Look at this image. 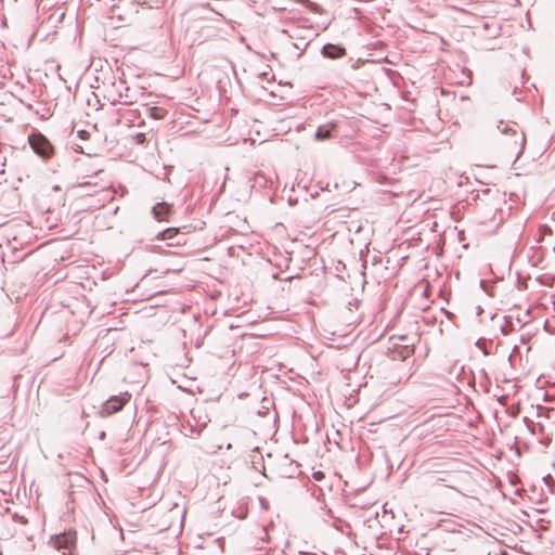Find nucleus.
<instances>
[{
    "label": "nucleus",
    "mask_w": 555,
    "mask_h": 555,
    "mask_svg": "<svg viewBox=\"0 0 555 555\" xmlns=\"http://www.w3.org/2000/svg\"><path fill=\"white\" fill-rule=\"evenodd\" d=\"M313 476H314V478H315L317 480H320V479H321V477H322V473H320V472L314 473V475H313Z\"/></svg>",
    "instance_id": "obj_14"
},
{
    "label": "nucleus",
    "mask_w": 555,
    "mask_h": 555,
    "mask_svg": "<svg viewBox=\"0 0 555 555\" xmlns=\"http://www.w3.org/2000/svg\"><path fill=\"white\" fill-rule=\"evenodd\" d=\"M496 128L501 134L511 135V139L506 140L505 144L512 150H517V153L520 154L525 146L526 138L524 132L519 130L518 125L513 121H500Z\"/></svg>",
    "instance_id": "obj_1"
},
{
    "label": "nucleus",
    "mask_w": 555,
    "mask_h": 555,
    "mask_svg": "<svg viewBox=\"0 0 555 555\" xmlns=\"http://www.w3.org/2000/svg\"><path fill=\"white\" fill-rule=\"evenodd\" d=\"M52 542L57 550H70L76 544V532L67 531L52 538ZM63 555H70V553L63 552Z\"/></svg>",
    "instance_id": "obj_5"
},
{
    "label": "nucleus",
    "mask_w": 555,
    "mask_h": 555,
    "mask_svg": "<svg viewBox=\"0 0 555 555\" xmlns=\"http://www.w3.org/2000/svg\"><path fill=\"white\" fill-rule=\"evenodd\" d=\"M149 115L154 119H163L166 115V111L164 108L153 106L149 108Z\"/></svg>",
    "instance_id": "obj_9"
},
{
    "label": "nucleus",
    "mask_w": 555,
    "mask_h": 555,
    "mask_svg": "<svg viewBox=\"0 0 555 555\" xmlns=\"http://www.w3.org/2000/svg\"><path fill=\"white\" fill-rule=\"evenodd\" d=\"M77 135H78L81 140H87V139H89L90 133H89L87 130H79V131L77 132Z\"/></svg>",
    "instance_id": "obj_12"
},
{
    "label": "nucleus",
    "mask_w": 555,
    "mask_h": 555,
    "mask_svg": "<svg viewBox=\"0 0 555 555\" xmlns=\"http://www.w3.org/2000/svg\"><path fill=\"white\" fill-rule=\"evenodd\" d=\"M301 555H324V554H317L311 552H301Z\"/></svg>",
    "instance_id": "obj_15"
},
{
    "label": "nucleus",
    "mask_w": 555,
    "mask_h": 555,
    "mask_svg": "<svg viewBox=\"0 0 555 555\" xmlns=\"http://www.w3.org/2000/svg\"><path fill=\"white\" fill-rule=\"evenodd\" d=\"M170 211V205H168L167 203H157L154 207H153V215L154 217L162 221V220H165V216Z\"/></svg>",
    "instance_id": "obj_8"
},
{
    "label": "nucleus",
    "mask_w": 555,
    "mask_h": 555,
    "mask_svg": "<svg viewBox=\"0 0 555 555\" xmlns=\"http://www.w3.org/2000/svg\"><path fill=\"white\" fill-rule=\"evenodd\" d=\"M541 230H543L544 232H550V231H551V230H550V228H548L547 225H543V227L541 228Z\"/></svg>",
    "instance_id": "obj_16"
},
{
    "label": "nucleus",
    "mask_w": 555,
    "mask_h": 555,
    "mask_svg": "<svg viewBox=\"0 0 555 555\" xmlns=\"http://www.w3.org/2000/svg\"><path fill=\"white\" fill-rule=\"evenodd\" d=\"M28 142L33 151L44 159H49L54 153V149L50 141L40 132L30 134L28 137Z\"/></svg>",
    "instance_id": "obj_2"
},
{
    "label": "nucleus",
    "mask_w": 555,
    "mask_h": 555,
    "mask_svg": "<svg viewBox=\"0 0 555 555\" xmlns=\"http://www.w3.org/2000/svg\"><path fill=\"white\" fill-rule=\"evenodd\" d=\"M130 398L131 395L128 392L111 397L103 403L100 410L101 416H109L114 413L119 412L124 408V405L130 400Z\"/></svg>",
    "instance_id": "obj_3"
},
{
    "label": "nucleus",
    "mask_w": 555,
    "mask_h": 555,
    "mask_svg": "<svg viewBox=\"0 0 555 555\" xmlns=\"http://www.w3.org/2000/svg\"><path fill=\"white\" fill-rule=\"evenodd\" d=\"M145 139H146V138H145V134H144V133H138V134L135 135V140H137V142H138V143H140V144L144 143V142H145Z\"/></svg>",
    "instance_id": "obj_13"
},
{
    "label": "nucleus",
    "mask_w": 555,
    "mask_h": 555,
    "mask_svg": "<svg viewBox=\"0 0 555 555\" xmlns=\"http://www.w3.org/2000/svg\"><path fill=\"white\" fill-rule=\"evenodd\" d=\"M322 54L328 59H338L346 54V50L340 46L328 43L322 48Z\"/></svg>",
    "instance_id": "obj_6"
},
{
    "label": "nucleus",
    "mask_w": 555,
    "mask_h": 555,
    "mask_svg": "<svg viewBox=\"0 0 555 555\" xmlns=\"http://www.w3.org/2000/svg\"><path fill=\"white\" fill-rule=\"evenodd\" d=\"M392 358L404 361L414 353V344L405 337H400L398 343L392 344Z\"/></svg>",
    "instance_id": "obj_4"
},
{
    "label": "nucleus",
    "mask_w": 555,
    "mask_h": 555,
    "mask_svg": "<svg viewBox=\"0 0 555 555\" xmlns=\"http://www.w3.org/2000/svg\"><path fill=\"white\" fill-rule=\"evenodd\" d=\"M129 92H130V89L126 88L125 94H122V93L119 94L120 99H124L122 103L127 104V105L135 102V99L132 95H130Z\"/></svg>",
    "instance_id": "obj_11"
},
{
    "label": "nucleus",
    "mask_w": 555,
    "mask_h": 555,
    "mask_svg": "<svg viewBox=\"0 0 555 555\" xmlns=\"http://www.w3.org/2000/svg\"><path fill=\"white\" fill-rule=\"evenodd\" d=\"M175 234H177V229L175 228H169V229H166L165 231L160 232L157 237L160 238V240H169Z\"/></svg>",
    "instance_id": "obj_10"
},
{
    "label": "nucleus",
    "mask_w": 555,
    "mask_h": 555,
    "mask_svg": "<svg viewBox=\"0 0 555 555\" xmlns=\"http://www.w3.org/2000/svg\"><path fill=\"white\" fill-rule=\"evenodd\" d=\"M336 128L335 124H326L320 126L314 134V138L319 141L326 140L331 138L333 130Z\"/></svg>",
    "instance_id": "obj_7"
}]
</instances>
